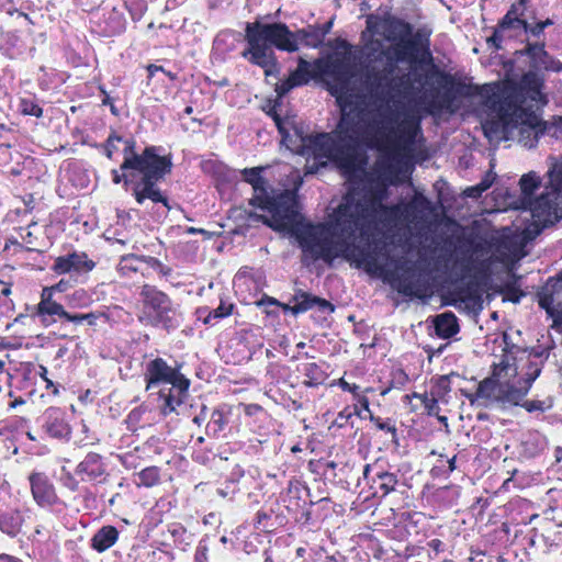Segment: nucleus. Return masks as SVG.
Returning a JSON list of instances; mask_svg holds the SVG:
<instances>
[{"label":"nucleus","instance_id":"nucleus-1","mask_svg":"<svg viewBox=\"0 0 562 562\" xmlns=\"http://www.w3.org/2000/svg\"><path fill=\"white\" fill-rule=\"evenodd\" d=\"M429 36L426 29L414 31L411 23L400 19L387 23L385 38L391 45L380 50L367 71V85L380 102L374 109L349 93V67L340 61L333 64L334 72L340 76L333 94L341 116L331 133L302 137L300 153L307 158L306 173L317 172L328 161L352 172L359 165V148L364 145L380 151L384 173L396 177L398 153L414 146L420 124L391 101L420 95L430 112L452 111L456 94L463 88L454 91L452 76L434 65Z\"/></svg>","mask_w":562,"mask_h":562},{"label":"nucleus","instance_id":"nucleus-2","mask_svg":"<svg viewBox=\"0 0 562 562\" xmlns=\"http://www.w3.org/2000/svg\"><path fill=\"white\" fill-rule=\"evenodd\" d=\"M432 212L430 201L415 194L404 205L387 206L381 196H362L348 193L327 223L302 224L293 233L302 249L305 266L323 260L331 265L336 258L364 267L383 281L408 297H424L427 291L426 276L418 263L408 257V251L390 241L386 231L400 217L418 225L427 221Z\"/></svg>","mask_w":562,"mask_h":562},{"label":"nucleus","instance_id":"nucleus-3","mask_svg":"<svg viewBox=\"0 0 562 562\" xmlns=\"http://www.w3.org/2000/svg\"><path fill=\"white\" fill-rule=\"evenodd\" d=\"M326 33V30L317 27L303 29L293 33L281 22L262 23L259 20L247 22L245 41L248 47L241 52V56L250 64L263 68L266 76H270L277 68L273 47L280 50L295 52L299 49V41L306 46L318 47Z\"/></svg>","mask_w":562,"mask_h":562},{"label":"nucleus","instance_id":"nucleus-4","mask_svg":"<svg viewBox=\"0 0 562 562\" xmlns=\"http://www.w3.org/2000/svg\"><path fill=\"white\" fill-rule=\"evenodd\" d=\"M155 146L146 147L140 154L135 150L134 140H125L123 150L124 160L120 166L122 173L112 170L113 182L132 184V193L138 204L146 200L153 203H162L170 209L167 196L158 187V182L171 172L172 161L169 156L158 154Z\"/></svg>","mask_w":562,"mask_h":562},{"label":"nucleus","instance_id":"nucleus-5","mask_svg":"<svg viewBox=\"0 0 562 562\" xmlns=\"http://www.w3.org/2000/svg\"><path fill=\"white\" fill-rule=\"evenodd\" d=\"M146 390L160 384H169V387L159 390V398L162 400L160 411L168 415L181 405L190 386V380L187 379L178 368L170 367L162 358H155L146 363L144 372Z\"/></svg>","mask_w":562,"mask_h":562},{"label":"nucleus","instance_id":"nucleus-6","mask_svg":"<svg viewBox=\"0 0 562 562\" xmlns=\"http://www.w3.org/2000/svg\"><path fill=\"white\" fill-rule=\"evenodd\" d=\"M536 117H527L525 109L517 103L510 97L504 98L499 105V117L497 120L486 121L483 124V130L485 136L490 140H501L507 139V134L509 132L510 125H519L521 124L519 132L521 135L528 133L529 135H533V139L530 142H525V146L533 147L538 142L539 134H543L544 128L540 126Z\"/></svg>","mask_w":562,"mask_h":562},{"label":"nucleus","instance_id":"nucleus-7","mask_svg":"<svg viewBox=\"0 0 562 562\" xmlns=\"http://www.w3.org/2000/svg\"><path fill=\"white\" fill-rule=\"evenodd\" d=\"M529 389L520 381H499L495 376L482 380L475 393L464 392V396L473 405L483 401L484 407L496 405L502 409L520 406L529 393Z\"/></svg>","mask_w":562,"mask_h":562},{"label":"nucleus","instance_id":"nucleus-8","mask_svg":"<svg viewBox=\"0 0 562 562\" xmlns=\"http://www.w3.org/2000/svg\"><path fill=\"white\" fill-rule=\"evenodd\" d=\"M256 207L267 211L270 216L258 214H250L249 216L263 222L276 231H290L300 223L301 215L294 191L285 190L277 195L269 193Z\"/></svg>","mask_w":562,"mask_h":562},{"label":"nucleus","instance_id":"nucleus-9","mask_svg":"<svg viewBox=\"0 0 562 562\" xmlns=\"http://www.w3.org/2000/svg\"><path fill=\"white\" fill-rule=\"evenodd\" d=\"M140 296L144 307L149 310L155 324H160L165 328L175 326L176 311L167 294L154 285L145 284L142 288Z\"/></svg>","mask_w":562,"mask_h":562},{"label":"nucleus","instance_id":"nucleus-10","mask_svg":"<svg viewBox=\"0 0 562 562\" xmlns=\"http://www.w3.org/2000/svg\"><path fill=\"white\" fill-rule=\"evenodd\" d=\"M95 267V262L86 252L74 251L55 259L52 270L57 274L87 273Z\"/></svg>","mask_w":562,"mask_h":562},{"label":"nucleus","instance_id":"nucleus-11","mask_svg":"<svg viewBox=\"0 0 562 562\" xmlns=\"http://www.w3.org/2000/svg\"><path fill=\"white\" fill-rule=\"evenodd\" d=\"M291 302L294 304L292 306L284 305V310H290L294 315L306 312L314 306H317L319 311L329 313L335 311V306L325 299L314 296L307 292L302 290H297L293 295Z\"/></svg>","mask_w":562,"mask_h":562},{"label":"nucleus","instance_id":"nucleus-12","mask_svg":"<svg viewBox=\"0 0 562 562\" xmlns=\"http://www.w3.org/2000/svg\"><path fill=\"white\" fill-rule=\"evenodd\" d=\"M521 7L522 5H519V3L512 5L498 23L493 35L487 40L488 44H492L496 49H499L505 32L510 29H520V25L524 24V20L519 18L522 14Z\"/></svg>","mask_w":562,"mask_h":562},{"label":"nucleus","instance_id":"nucleus-13","mask_svg":"<svg viewBox=\"0 0 562 562\" xmlns=\"http://www.w3.org/2000/svg\"><path fill=\"white\" fill-rule=\"evenodd\" d=\"M32 495L40 506L53 505L57 496L54 486L48 479L42 473H32L30 475Z\"/></svg>","mask_w":562,"mask_h":562},{"label":"nucleus","instance_id":"nucleus-14","mask_svg":"<svg viewBox=\"0 0 562 562\" xmlns=\"http://www.w3.org/2000/svg\"><path fill=\"white\" fill-rule=\"evenodd\" d=\"M265 170V167H254V168H245L241 170L243 179L251 184L254 190V195L249 200V204L256 206L260 201L265 200L267 195L270 193L268 191L267 181L261 176V172Z\"/></svg>","mask_w":562,"mask_h":562},{"label":"nucleus","instance_id":"nucleus-15","mask_svg":"<svg viewBox=\"0 0 562 562\" xmlns=\"http://www.w3.org/2000/svg\"><path fill=\"white\" fill-rule=\"evenodd\" d=\"M518 55H527L530 58V68L533 70L550 69L552 59L544 49V42L528 43L521 50H517Z\"/></svg>","mask_w":562,"mask_h":562},{"label":"nucleus","instance_id":"nucleus-16","mask_svg":"<svg viewBox=\"0 0 562 562\" xmlns=\"http://www.w3.org/2000/svg\"><path fill=\"white\" fill-rule=\"evenodd\" d=\"M36 314L41 317V322L45 326H49L50 324L55 323L56 317L71 323V317L74 315L67 312L65 307L56 301L38 303L36 306Z\"/></svg>","mask_w":562,"mask_h":562},{"label":"nucleus","instance_id":"nucleus-17","mask_svg":"<svg viewBox=\"0 0 562 562\" xmlns=\"http://www.w3.org/2000/svg\"><path fill=\"white\" fill-rule=\"evenodd\" d=\"M45 431L54 438H64L70 434L69 426L60 417V413L56 408H49L45 413Z\"/></svg>","mask_w":562,"mask_h":562},{"label":"nucleus","instance_id":"nucleus-18","mask_svg":"<svg viewBox=\"0 0 562 562\" xmlns=\"http://www.w3.org/2000/svg\"><path fill=\"white\" fill-rule=\"evenodd\" d=\"M143 263H146L153 269H162V265L157 258L144 256L140 257L136 255H127L122 257L119 267L120 270L126 274L130 271L136 272L140 270Z\"/></svg>","mask_w":562,"mask_h":562},{"label":"nucleus","instance_id":"nucleus-19","mask_svg":"<svg viewBox=\"0 0 562 562\" xmlns=\"http://www.w3.org/2000/svg\"><path fill=\"white\" fill-rule=\"evenodd\" d=\"M436 334L443 339L454 336L459 331V324L452 312H446L437 315L435 321Z\"/></svg>","mask_w":562,"mask_h":562},{"label":"nucleus","instance_id":"nucleus-20","mask_svg":"<svg viewBox=\"0 0 562 562\" xmlns=\"http://www.w3.org/2000/svg\"><path fill=\"white\" fill-rule=\"evenodd\" d=\"M560 203H562L561 195H558L553 190L551 193L541 194L535 201L529 202L530 210L532 211L535 216H539L546 213L549 214Z\"/></svg>","mask_w":562,"mask_h":562},{"label":"nucleus","instance_id":"nucleus-21","mask_svg":"<svg viewBox=\"0 0 562 562\" xmlns=\"http://www.w3.org/2000/svg\"><path fill=\"white\" fill-rule=\"evenodd\" d=\"M119 532L113 526H104L93 536L91 546L99 552L111 548L117 540Z\"/></svg>","mask_w":562,"mask_h":562},{"label":"nucleus","instance_id":"nucleus-22","mask_svg":"<svg viewBox=\"0 0 562 562\" xmlns=\"http://www.w3.org/2000/svg\"><path fill=\"white\" fill-rule=\"evenodd\" d=\"M103 472L104 469L101 463V457L94 452L88 453L77 467V474L85 473L90 479H97L101 476Z\"/></svg>","mask_w":562,"mask_h":562},{"label":"nucleus","instance_id":"nucleus-23","mask_svg":"<svg viewBox=\"0 0 562 562\" xmlns=\"http://www.w3.org/2000/svg\"><path fill=\"white\" fill-rule=\"evenodd\" d=\"M22 524L23 517L18 510L0 515V529L10 537H15L20 532Z\"/></svg>","mask_w":562,"mask_h":562},{"label":"nucleus","instance_id":"nucleus-24","mask_svg":"<svg viewBox=\"0 0 562 562\" xmlns=\"http://www.w3.org/2000/svg\"><path fill=\"white\" fill-rule=\"evenodd\" d=\"M553 284H554V280L551 279L548 282L547 286L543 289L542 293H540V295H539V306L547 312L549 317L558 308V304H554L553 293L555 291H559L562 289V288H560V285L553 286Z\"/></svg>","mask_w":562,"mask_h":562},{"label":"nucleus","instance_id":"nucleus-25","mask_svg":"<svg viewBox=\"0 0 562 562\" xmlns=\"http://www.w3.org/2000/svg\"><path fill=\"white\" fill-rule=\"evenodd\" d=\"M544 363L541 360H533L527 358L526 364L521 368L522 376L519 379L529 390L533 382L540 375Z\"/></svg>","mask_w":562,"mask_h":562},{"label":"nucleus","instance_id":"nucleus-26","mask_svg":"<svg viewBox=\"0 0 562 562\" xmlns=\"http://www.w3.org/2000/svg\"><path fill=\"white\" fill-rule=\"evenodd\" d=\"M295 87L306 85L311 79V65L303 58L299 59L297 68L288 78Z\"/></svg>","mask_w":562,"mask_h":562},{"label":"nucleus","instance_id":"nucleus-27","mask_svg":"<svg viewBox=\"0 0 562 562\" xmlns=\"http://www.w3.org/2000/svg\"><path fill=\"white\" fill-rule=\"evenodd\" d=\"M302 372L307 378V380L304 383L308 386L318 385L326 378L324 371L315 362L303 364Z\"/></svg>","mask_w":562,"mask_h":562},{"label":"nucleus","instance_id":"nucleus-28","mask_svg":"<svg viewBox=\"0 0 562 562\" xmlns=\"http://www.w3.org/2000/svg\"><path fill=\"white\" fill-rule=\"evenodd\" d=\"M519 184L525 199L530 202L535 191L539 188L540 181L536 173L530 172L521 177Z\"/></svg>","mask_w":562,"mask_h":562},{"label":"nucleus","instance_id":"nucleus-29","mask_svg":"<svg viewBox=\"0 0 562 562\" xmlns=\"http://www.w3.org/2000/svg\"><path fill=\"white\" fill-rule=\"evenodd\" d=\"M227 420L221 411H213L211 419L206 425V434L209 436L217 437L218 434L224 429Z\"/></svg>","mask_w":562,"mask_h":562},{"label":"nucleus","instance_id":"nucleus-30","mask_svg":"<svg viewBox=\"0 0 562 562\" xmlns=\"http://www.w3.org/2000/svg\"><path fill=\"white\" fill-rule=\"evenodd\" d=\"M549 183L551 189L561 195L562 200V160L555 164L549 171Z\"/></svg>","mask_w":562,"mask_h":562},{"label":"nucleus","instance_id":"nucleus-31","mask_svg":"<svg viewBox=\"0 0 562 562\" xmlns=\"http://www.w3.org/2000/svg\"><path fill=\"white\" fill-rule=\"evenodd\" d=\"M538 70H530L521 77V86L532 92H540L542 80L539 77Z\"/></svg>","mask_w":562,"mask_h":562},{"label":"nucleus","instance_id":"nucleus-32","mask_svg":"<svg viewBox=\"0 0 562 562\" xmlns=\"http://www.w3.org/2000/svg\"><path fill=\"white\" fill-rule=\"evenodd\" d=\"M139 484L150 487L159 482V469L156 467H148L138 473Z\"/></svg>","mask_w":562,"mask_h":562},{"label":"nucleus","instance_id":"nucleus-33","mask_svg":"<svg viewBox=\"0 0 562 562\" xmlns=\"http://www.w3.org/2000/svg\"><path fill=\"white\" fill-rule=\"evenodd\" d=\"M376 476L380 482V488L383 491L384 495L395 490L397 484V476L394 473L380 472L376 474Z\"/></svg>","mask_w":562,"mask_h":562},{"label":"nucleus","instance_id":"nucleus-34","mask_svg":"<svg viewBox=\"0 0 562 562\" xmlns=\"http://www.w3.org/2000/svg\"><path fill=\"white\" fill-rule=\"evenodd\" d=\"M233 304L225 305L221 303V305L210 312L204 317L203 323L206 325H213V319H221L232 314Z\"/></svg>","mask_w":562,"mask_h":562},{"label":"nucleus","instance_id":"nucleus-35","mask_svg":"<svg viewBox=\"0 0 562 562\" xmlns=\"http://www.w3.org/2000/svg\"><path fill=\"white\" fill-rule=\"evenodd\" d=\"M413 396L420 400V402L423 403L428 415L438 416L440 407L438 405V400L436 397L428 396V394H426V393L425 394L414 393Z\"/></svg>","mask_w":562,"mask_h":562},{"label":"nucleus","instance_id":"nucleus-36","mask_svg":"<svg viewBox=\"0 0 562 562\" xmlns=\"http://www.w3.org/2000/svg\"><path fill=\"white\" fill-rule=\"evenodd\" d=\"M20 111L24 115L41 117L43 115L42 108L32 99H22L20 102Z\"/></svg>","mask_w":562,"mask_h":562},{"label":"nucleus","instance_id":"nucleus-37","mask_svg":"<svg viewBox=\"0 0 562 562\" xmlns=\"http://www.w3.org/2000/svg\"><path fill=\"white\" fill-rule=\"evenodd\" d=\"M520 406L524 407L528 413H533V412H544V411L549 409L552 406V404L547 403L546 401H540V400H531V401L522 400Z\"/></svg>","mask_w":562,"mask_h":562},{"label":"nucleus","instance_id":"nucleus-38","mask_svg":"<svg viewBox=\"0 0 562 562\" xmlns=\"http://www.w3.org/2000/svg\"><path fill=\"white\" fill-rule=\"evenodd\" d=\"M552 347H532L529 350L528 358L533 360H541V363H544L551 352Z\"/></svg>","mask_w":562,"mask_h":562},{"label":"nucleus","instance_id":"nucleus-39","mask_svg":"<svg viewBox=\"0 0 562 562\" xmlns=\"http://www.w3.org/2000/svg\"><path fill=\"white\" fill-rule=\"evenodd\" d=\"M98 318V314L95 313H87V314H74L71 317V323L76 325H80L83 322H87L88 325L93 326Z\"/></svg>","mask_w":562,"mask_h":562},{"label":"nucleus","instance_id":"nucleus-40","mask_svg":"<svg viewBox=\"0 0 562 562\" xmlns=\"http://www.w3.org/2000/svg\"><path fill=\"white\" fill-rule=\"evenodd\" d=\"M510 369V363L507 360H502L498 364L494 366V370L491 376H495L497 380H502L507 375V371Z\"/></svg>","mask_w":562,"mask_h":562},{"label":"nucleus","instance_id":"nucleus-41","mask_svg":"<svg viewBox=\"0 0 562 562\" xmlns=\"http://www.w3.org/2000/svg\"><path fill=\"white\" fill-rule=\"evenodd\" d=\"M125 140L126 139H123L119 135H115V134L110 135L109 138L106 139V145H105L106 157L112 158L113 151L117 149V147L115 145L116 142L117 143L123 142L125 144Z\"/></svg>","mask_w":562,"mask_h":562},{"label":"nucleus","instance_id":"nucleus-42","mask_svg":"<svg viewBox=\"0 0 562 562\" xmlns=\"http://www.w3.org/2000/svg\"><path fill=\"white\" fill-rule=\"evenodd\" d=\"M552 318V328L555 329L558 333L562 334V303H558V308L555 312L550 316Z\"/></svg>","mask_w":562,"mask_h":562},{"label":"nucleus","instance_id":"nucleus-43","mask_svg":"<svg viewBox=\"0 0 562 562\" xmlns=\"http://www.w3.org/2000/svg\"><path fill=\"white\" fill-rule=\"evenodd\" d=\"M520 29H522L526 33H530L535 37H539L543 33V29L539 22L535 25H531L524 20V24L520 25Z\"/></svg>","mask_w":562,"mask_h":562},{"label":"nucleus","instance_id":"nucleus-44","mask_svg":"<svg viewBox=\"0 0 562 562\" xmlns=\"http://www.w3.org/2000/svg\"><path fill=\"white\" fill-rule=\"evenodd\" d=\"M207 551H209L207 546L204 543V541H201L196 548L194 561L195 562H206Z\"/></svg>","mask_w":562,"mask_h":562},{"label":"nucleus","instance_id":"nucleus-45","mask_svg":"<svg viewBox=\"0 0 562 562\" xmlns=\"http://www.w3.org/2000/svg\"><path fill=\"white\" fill-rule=\"evenodd\" d=\"M371 419L375 420L376 427L379 429L385 430V431L390 432L392 435L393 439L396 438V428H395L394 425H391V424H389L386 422H382L380 418L375 419L372 416H371Z\"/></svg>","mask_w":562,"mask_h":562},{"label":"nucleus","instance_id":"nucleus-46","mask_svg":"<svg viewBox=\"0 0 562 562\" xmlns=\"http://www.w3.org/2000/svg\"><path fill=\"white\" fill-rule=\"evenodd\" d=\"M295 87L294 83H292L289 79L282 81L280 85L277 86L276 91L279 97H283L291 89Z\"/></svg>","mask_w":562,"mask_h":562},{"label":"nucleus","instance_id":"nucleus-47","mask_svg":"<svg viewBox=\"0 0 562 562\" xmlns=\"http://www.w3.org/2000/svg\"><path fill=\"white\" fill-rule=\"evenodd\" d=\"M485 192L483 188L477 183L476 186L469 187L465 189L464 194L468 198L477 199L482 195V193Z\"/></svg>","mask_w":562,"mask_h":562},{"label":"nucleus","instance_id":"nucleus-48","mask_svg":"<svg viewBox=\"0 0 562 562\" xmlns=\"http://www.w3.org/2000/svg\"><path fill=\"white\" fill-rule=\"evenodd\" d=\"M496 178V175L492 171H488L484 178L480 181V186L483 188L484 191L491 188L494 180Z\"/></svg>","mask_w":562,"mask_h":562},{"label":"nucleus","instance_id":"nucleus-49","mask_svg":"<svg viewBox=\"0 0 562 562\" xmlns=\"http://www.w3.org/2000/svg\"><path fill=\"white\" fill-rule=\"evenodd\" d=\"M38 374L46 382V387H54V393L57 394L58 390L54 386L53 381L47 378V368L44 366H40Z\"/></svg>","mask_w":562,"mask_h":562},{"label":"nucleus","instance_id":"nucleus-50","mask_svg":"<svg viewBox=\"0 0 562 562\" xmlns=\"http://www.w3.org/2000/svg\"><path fill=\"white\" fill-rule=\"evenodd\" d=\"M55 291V288H44L41 294V301L40 303H47V302H54L53 300V293Z\"/></svg>","mask_w":562,"mask_h":562},{"label":"nucleus","instance_id":"nucleus-51","mask_svg":"<svg viewBox=\"0 0 562 562\" xmlns=\"http://www.w3.org/2000/svg\"><path fill=\"white\" fill-rule=\"evenodd\" d=\"M339 386L344 390V391H347V392H350L352 393L355 396H358V389L359 386L356 385V384H349L348 382H346L344 379H340L339 380Z\"/></svg>","mask_w":562,"mask_h":562},{"label":"nucleus","instance_id":"nucleus-52","mask_svg":"<svg viewBox=\"0 0 562 562\" xmlns=\"http://www.w3.org/2000/svg\"><path fill=\"white\" fill-rule=\"evenodd\" d=\"M206 418V406L203 405L199 415L193 418V423L200 426Z\"/></svg>","mask_w":562,"mask_h":562},{"label":"nucleus","instance_id":"nucleus-53","mask_svg":"<svg viewBox=\"0 0 562 562\" xmlns=\"http://www.w3.org/2000/svg\"><path fill=\"white\" fill-rule=\"evenodd\" d=\"M11 294V284L0 280V295L9 296Z\"/></svg>","mask_w":562,"mask_h":562},{"label":"nucleus","instance_id":"nucleus-54","mask_svg":"<svg viewBox=\"0 0 562 562\" xmlns=\"http://www.w3.org/2000/svg\"><path fill=\"white\" fill-rule=\"evenodd\" d=\"M217 494L222 497H231L235 494V490H229V487L227 486L226 488H217Z\"/></svg>","mask_w":562,"mask_h":562},{"label":"nucleus","instance_id":"nucleus-55","mask_svg":"<svg viewBox=\"0 0 562 562\" xmlns=\"http://www.w3.org/2000/svg\"><path fill=\"white\" fill-rule=\"evenodd\" d=\"M147 70H148V77L151 78L156 71H165V69L161 67V66H157V65H148L147 67Z\"/></svg>","mask_w":562,"mask_h":562},{"label":"nucleus","instance_id":"nucleus-56","mask_svg":"<svg viewBox=\"0 0 562 562\" xmlns=\"http://www.w3.org/2000/svg\"><path fill=\"white\" fill-rule=\"evenodd\" d=\"M357 397H358V402H359V404L361 405V407H362L364 411H368V412H369V411H370V407H369L370 403H369L368 397H366V396H359V395H358Z\"/></svg>","mask_w":562,"mask_h":562},{"label":"nucleus","instance_id":"nucleus-57","mask_svg":"<svg viewBox=\"0 0 562 562\" xmlns=\"http://www.w3.org/2000/svg\"><path fill=\"white\" fill-rule=\"evenodd\" d=\"M269 516L263 512L257 513V524L260 525L263 519H267Z\"/></svg>","mask_w":562,"mask_h":562},{"label":"nucleus","instance_id":"nucleus-58","mask_svg":"<svg viewBox=\"0 0 562 562\" xmlns=\"http://www.w3.org/2000/svg\"><path fill=\"white\" fill-rule=\"evenodd\" d=\"M351 415H352L351 412H347V409H345L344 412L339 413L338 419H346L347 420Z\"/></svg>","mask_w":562,"mask_h":562},{"label":"nucleus","instance_id":"nucleus-59","mask_svg":"<svg viewBox=\"0 0 562 562\" xmlns=\"http://www.w3.org/2000/svg\"><path fill=\"white\" fill-rule=\"evenodd\" d=\"M456 459L457 457H452L451 459L448 460V464H449V470L452 472L454 469H456Z\"/></svg>","mask_w":562,"mask_h":562},{"label":"nucleus","instance_id":"nucleus-60","mask_svg":"<svg viewBox=\"0 0 562 562\" xmlns=\"http://www.w3.org/2000/svg\"><path fill=\"white\" fill-rule=\"evenodd\" d=\"M539 23L541 24L542 29L544 30L547 26L552 25V24H553V21H552L551 19H547V20L541 21V22H539Z\"/></svg>","mask_w":562,"mask_h":562},{"label":"nucleus","instance_id":"nucleus-61","mask_svg":"<svg viewBox=\"0 0 562 562\" xmlns=\"http://www.w3.org/2000/svg\"><path fill=\"white\" fill-rule=\"evenodd\" d=\"M554 280V284L553 286L555 285H560V288H562V271L560 272V274L558 276L557 279H553Z\"/></svg>","mask_w":562,"mask_h":562},{"label":"nucleus","instance_id":"nucleus-62","mask_svg":"<svg viewBox=\"0 0 562 562\" xmlns=\"http://www.w3.org/2000/svg\"><path fill=\"white\" fill-rule=\"evenodd\" d=\"M441 544H442V543H441V541H440V540H438V539H435V540H432V541H431V547H432L435 550H437V551L439 550V547H440Z\"/></svg>","mask_w":562,"mask_h":562},{"label":"nucleus","instance_id":"nucleus-63","mask_svg":"<svg viewBox=\"0 0 562 562\" xmlns=\"http://www.w3.org/2000/svg\"><path fill=\"white\" fill-rule=\"evenodd\" d=\"M24 403H25V402H24V400L20 397V398H16L14 402H12V403L10 404V406H11V407H16L18 405H22V404H24Z\"/></svg>","mask_w":562,"mask_h":562},{"label":"nucleus","instance_id":"nucleus-64","mask_svg":"<svg viewBox=\"0 0 562 562\" xmlns=\"http://www.w3.org/2000/svg\"><path fill=\"white\" fill-rule=\"evenodd\" d=\"M3 558L7 559L9 562H22L20 559L8 554H4Z\"/></svg>","mask_w":562,"mask_h":562}]
</instances>
